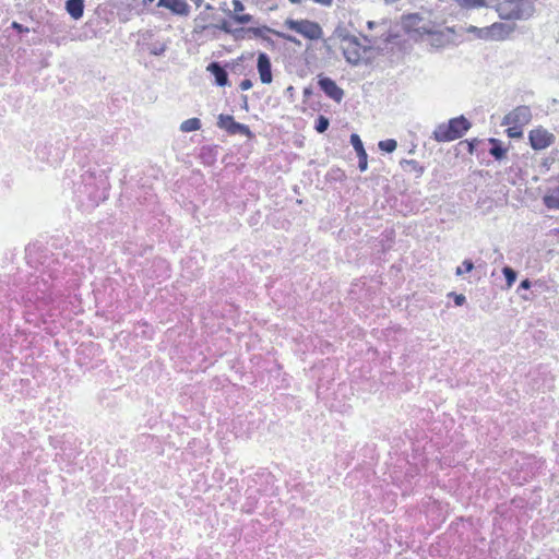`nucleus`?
I'll list each match as a JSON object with an SVG mask.
<instances>
[{
  "label": "nucleus",
  "instance_id": "nucleus-38",
  "mask_svg": "<svg viewBox=\"0 0 559 559\" xmlns=\"http://www.w3.org/2000/svg\"><path fill=\"white\" fill-rule=\"evenodd\" d=\"M313 2L324 5V7H331L333 4V0H312Z\"/></svg>",
  "mask_w": 559,
  "mask_h": 559
},
{
  "label": "nucleus",
  "instance_id": "nucleus-24",
  "mask_svg": "<svg viewBox=\"0 0 559 559\" xmlns=\"http://www.w3.org/2000/svg\"><path fill=\"white\" fill-rule=\"evenodd\" d=\"M474 269V263L471 259H465L460 266L455 269V275L462 276L464 273H469Z\"/></svg>",
  "mask_w": 559,
  "mask_h": 559
},
{
  "label": "nucleus",
  "instance_id": "nucleus-36",
  "mask_svg": "<svg viewBox=\"0 0 559 559\" xmlns=\"http://www.w3.org/2000/svg\"><path fill=\"white\" fill-rule=\"evenodd\" d=\"M282 36H283V38L285 40H287V41H289L292 44H295V45H300L301 44L300 40L297 37L293 36V35L283 34Z\"/></svg>",
  "mask_w": 559,
  "mask_h": 559
},
{
  "label": "nucleus",
  "instance_id": "nucleus-26",
  "mask_svg": "<svg viewBox=\"0 0 559 559\" xmlns=\"http://www.w3.org/2000/svg\"><path fill=\"white\" fill-rule=\"evenodd\" d=\"M230 35L234 37L235 40H242L248 35L247 27L233 28V32Z\"/></svg>",
  "mask_w": 559,
  "mask_h": 559
},
{
  "label": "nucleus",
  "instance_id": "nucleus-39",
  "mask_svg": "<svg viewBox=\"0 0 559 559\" xmlns=\"http://www.w3.org/2000/svg\"><path fill=\"white\" fill-rule=\"evenodd\" d=\"M481 29H483V27H477V26L472 25L467 28V32L476 34V36L479 38V31H481Z\"/></svg>",
  "mask_w": 559,
  "mask_h": 559
},
{
  "label": "nucleus",
  "instance_id": "nucleus-2",
  "mask_svg": "<svg viewBox=\"0 0 559 559\" xmlns=\"http://www.w3.org/2000/svg\"><path fill=\"white\" fill-rule=\"evenodd\" d=\"M471 128V122L464 117L459 116L450 119L447 123L437 126L432 138L437 142H451L462 138Z\"/></svg>",
  "mask_w": 559,
  "mask_h": 559
},
{
  "label": "nucleus",
  "instance_id": "nucleus-40",
  "mask_svg": "<svg viewBox=\"0 0 559 559\" xmlns=\"http://www.w3.org/2000/svg\"><path fill=\"white\" fill-rule=\"evenodd\" d=\"M335 33L337 34V36L343 40V37H347V36H350L349 34L346 33V31L344 28H337L335 31Z\"/></svg>",
  "mask_w": 559,
  "mask_h": 559
},
{
  "label": "nucleus",
  "instance_id": "nucleus-17",
  "mask_svg": "<svg viewBox=\"0 0 559 559\" xmlns=\"http://www.w3.org/2000/svg\"><path fill=\"white\" fill-rule=\"evenodd\" d=\"M202 127L201 120L199 118H190L181 122L180 131L182 132H192L198 131Z\"/></svg>",
  "mask_w": 559,
  "mask_h": 559
},
{
  "label": "nucleus",
  "instance_id": "nucleus-46",
  "mask_svg": "<svg viewBox=\"0 0 559 559\" xmlns=\"http://www.w3.org/2000/svg\"><path fill=\"white\" fill-rule=\"evenodd\" d=\"M289 1H290L292 3H294V4H298V3H300V2H301V0H289Z\"/></svg>",
  "mask_w": 559,
  "mask_h": 559
},
{
  "label": "nucleus",
  "instance_id": "nucleus-25",
  "mask_svg": "<svg viewBox=\"0 0 559 559\" xmlns=\"http://www.w3.org/2000/svg\"><path fill=\"white\" fill-rule=\"evenodd\" d=\"M248 35L252 34L253 37H263L265 33L271 32V28L267 26L261 27H247Z\"/></svg>",
  "mask_w": 559,
  "mask_h": 559
},
{
  "label": "nucleus",
  "instance_id": "nucleus-9",
  "mask_svg": "<svg viewBox=\"0 0 559 559\" xmlns=\"http://www.w3.org/2000/svg\"><path fill=\"white\" fill-rule=\"evenodd\" d=\"M257 70L260 76V81L263 84H270L273 80L272 63L266 52H259L257 59Z\"/></svg>",
  "mask_w": 559,
  "mask_h": 559
},
{
  "label": "nucleus",
  "instance_id": "nucleus-19",
  "mask_svg": "<svg viewBox=\"0 0 559 559\" xmlns=\"http://www.w3.org/2000/svg\"><path fill=\"white\" fill-rule=\"evenodd\" d=\"M378 147L384 153H393L397 147V142L394 139L382 140L378 143Z\"/></svg>",
  "mask_w": 559,
  "mask_h": 559
},
{
  "label": "nucleus",
  "instance_id": "nucleus-41",
  "mask_svg": "<svg viewBox=\"0 0 559 559\" xmlns=\"http://www.w3.org/2000/svg\"><path fill=\"white\" fill-rule=\"evenodd\" d=\"M242 104H243V107L247 108V106H248V97H247V95H242Z\"/></svg>",
  "mask_w": 559,
  "mask_h": 559
},
{
  "label": "nucleus",
  "instance_id": "nucleus-28",
  "mask_svg": "<svg viewBox=\"0 0 559 559\" xmlns=\"http://www.w3.org/2000/svg\"><path fill=\"white\" fill-rule=\"evenodd\" d=\"M253 16L251 14H234L233 20L238 24H247L251 22Z\"/></svg>",
  "mask_w": 559,
  "mask_h": 559
},
{
  "label": "nucleus",
  "instance_id": "nucleus-49",
  "mask_svg": "<svg viewBox=\"0 0 559 559\" xmlns=\"http://www.w3.org/2000/svg\"><path fill=\"white\" fill-rule=\"evenodd\" d=\"M557 233L559 234V228L557 229Z\"/></svg>",
  "mask_w": 559,
  "mask_h": 559
},
{
  "label": "nucleus",
  "instance_id": "nucleus-34",
  "mask_svg": "<svg viewBox=\"0 0 559 559\" xmlns=\"http://www.w3.org/2000/svg\"><path fill=\"white\" fill-rule=\"evenodd\" d=\"M235 14L243 11L245 7L240 0H233Z\"/></svg>",
  "mask_w": 559,
  "mask_h": 559
},
{
  "label": "nucleus",
  "instance_id": "nucleus-47",
  "mask_svg": "<svg viewBox=\"0 0 559 559\" xmlns=\"http://www.w3.org/2000/svg\"><path fill=\"white\" fill-rule=\"evenodd\" d=\"M416 17H417V15H416V14H411V15L408 16V19H416Z\"/></svg>",
  "mask_w": 559,
  "mask_h": 559
},
{
  "label": "nucleus",
  "instance_id": "nucleus-32",
  "mask_svg": "<svg viewBox=\"0 0 559 559\" xmlns=\"http://www.w3.org/2000/svg\"><path fill=\"white\" fill-rule=\"evenodd\" d=\"M451 295L453 296V300L456 306H463L465 304L466 298L463 294L452 293Z\"/></svg>",
  "mask_w": 559,
  "mask_h": 559
},
{
  "label": "nucleus",
  "instance_id": "nucleus-22",
  "mask_svg": "<svg viewBox=\"0 0 559 559\" xmlns=\"http://www.w3.org/2000/svg\"><path fill=\"white\" fill-rule=\"evenodd\" d=\"M330 120L325 116L320 115L314 123V130L318 133H323L329 129Z\"/></svg>",
  "mask_w": 559,
  "mask_h": 559
},
{
  "label": "nucleus",
  "instance_id": "nucleus-6",
  "mask_svg": "<svg viewBox=\"0 0 559 559\" xmlns=\"http://www.w3.org/2000/svg\"><path fill=\"white\" fill-rule=\"evenodd\" d=\"M532 119V111L528 106H518L512 111L507 114L501 124L502 126H511V124H518V126H525Z\"/></svg>",
  "mask_w": 559,
  "mask_h": 559
},
{
  "label": "nucleus",
  "instance_id": "nucleus-27",
  "mask_svg": "<svg viewBox=\"0 0 559 559\" xmlns=\"http://www.w3.org/2000/svg\"><path fill=\"white\" fill-rule=\"evenodd\" d=\"M522 127L523 126L511 124V127L507 129L508 135L510 138H521L523 134Z\"/></svg>",
  "mask_w": 559,
  "mask_h": 559
},
{
  "label": "nucleus",
  "instance_id": "nucleus-7",
  "mask_svg": "<svg viewBox=\"0 0 559 559\" xmlns=\"http://www.w3.org/2000/svg\"><path fill=\"white\" fill-rule=\"evenodd\" d=\"M318 85L320 90L331 99L341 103L344 97V91L329 76L318 75Z\"/></svg>",
  "mask_w": 559,
  "mask_h": 559
},
{
  "label": "nucleus",
  "instance_id": "nucleus-50",
  "mask_svg": "<svg viewBox=\"0 0 559 559\" xmlns=\"http://www.w3.org/2000/svg\"><path fill=\"white\" fill-rule=\"evenodd\" d=\"M150 2H152L153 0H148Z\"/></svg>",
  "mask_w": 559,
  "mask_h": 559
},
{
  "label": "nucleus",
  "instance_id": "nucleus-11",
  "mask_svg": "<svg viewBox=\"0 0 559 559\" xmlns=\"http://www.w3.org/2000/svg\"><path fill=\"white\" fill-rule=\"evenodd\" d=\"M157 5L168 9L176 15L187 16L190 12V7L185 0H158Z\"/></svg>",
  "mask_w": 559,
  "mask_h": 559
},
{
  "label": "nucleus",
  "instance_id": "nucleus-37",
  "mask_svg": "<svg viewBox=\"0 0 559 559\" xmlns=\"http://www.w3.org/2000/svg\"><path fill=\"white\" fill-rule=\"evenodd\" d=\"M532 286V283L528 278H525V280H522L520 285H519V289H530Z\"/></svg>",
  "mask_w": 559,
  "mask_h": 559
},
{
  "label": "nucleus",
  "instance_id": "nucleus-13",
  "mask_svg": "<svg viewBox=\"0 0 559 559\" xmlns=\"http://www.w3.org/2000/svg\"><path fill=\"white\" fill-rule=\"evenodd\" d=\"M545 206L549 210H559V186L548 191L543 197Z\"/></svg>",
  "mask_w": 559,
  "mask_h": 559
},
{
  "label": "nucleus",
  "instance_id": "nucleus-16",
  "mask_svg": "<svg viewBox=\"0 0 559 559\" xmlns=\"http://www.w3.org/2000/svg\"><path fill=\"white\" fill-rule=\"evenodd\" d=\"M229 135H236V134H241V135H245L249 139L253 138V133L252 131L250 130V128L247 126V124H243V123H240V122H237L235 121L230 131L228 132Z\"/></svg>",
  "mask_w": 559,
  "mask_h": 559
},
{
  "label": "nucleus",
  "instance_id": "nucleus-23",
  "mask_svg": "<svg viewBox=\"0 0 559 559\" xmlns=\"http://www.w3.org/2000/svg\"><path fill=\"white\" fill-rule=\"evenodd\" d=\"M167 49V43L156 41L148 46V51L153 56H162Z\"/></svg>",
  "mask_w": 559,
  "mask_h": 559
},
{
  "label": "nucleus",
  "instance_id": "nucleus-3",
  "mask_svg": "<svg viewBox=\"0 0 559 559\" xmlns=\"http://www.w3.org/2000/svg\"><path fill=\"white\" fill-rule=\"evenodd\" d=\"M284 25L293 32L310 40H318L323 36V29L319 23L310 20L287 19Z\"/></svg>",
  "mask_w": 559,
  "mask_h": 559
},
{
  "label": "nucleus",
  "instance_id": "nucleus-29",
  "mask_svg": "<svg viewBox=\"0 0 559 559\" xmlns=\"http://www.w3.org/2000/svg\"><path fill=\"white\" fill-rule=\"evenodd\" d=\"M358 157V168L360 171H366L368 169V155L367 152L357 155Z\"/></svg>",
  "mask_w": 559,
  "mask_h": 559
},
{
  "label": "nucleus",
  "instance_id": "nucleus-21",
  "mask_svg": "<svg viewBox=\"0 0 559 559\" xmlns=\"http://www.w3.org/2000/svg\"><path fill=\"white\" fill-rule=\"evenodd\" d=\"M350 144L353 145L355 152L357 155L366 153V150L364 147V143L360 139V136L357 133L350 134Z\"/></svg>",
  "mask_w": 559,
  "mask_h": 559
},
{
  "label": "nucleus",
  "instance_id": "nucleus-43",
  "mask_svg": "<svg viewBox=\"0 0 559 559\" xmlns=\"http://www.w3.org/2000/svg\"><path fill=\"white\" fill-rule=\"evenodd\" d=\"M550 162L548 158L544 159L543 166H545L547 169L549 168Z\"/></svg>",
  "mask_w": 559,
  "mask_h": 559
},
{
  "label": "nucleus",
  "instance_id": "nucleus-48",
  "mask_svg": "<svg viewBox=\"0 0 559 559\" xmlns=\"http://www.w3.org/2000/svg\"><path fill=\"white\" fill-rule=\"evenodd\" d=\"M205 8H206L207 10H210V9H212V5L207 3V4L205 5Z\"/></svg>",
  "mask_w": 559,
  "mask_h": 559
},
{
  "label": "nucleus",
  "instance_id": "nucleus-31",
  "mask_svg": "<svg viewBox=\"0 0 559 559\" xmlns=\"http://www.w3.org/2000/svg\"><path fill=\"white\" fill-rule=\"evenodd\" d=\"M215 27L219 28L221 31L225 32L226 34H231V32H233V27H231L230 23L226 20H223Z\"/></svg>",
  "mask_w": 559,
  "mask_h": 559
},
{
  "label": "nucleus",
  "instance_id": "nucleus-15",
  "mask_svg": "<svg viewBox=\"0 0 559 559\" xmlns=\"http://www.w3.org/2000/svg\"><path fill=\"white\" fill-rule=\"evenodd\" d=\"M400 165L404 170L409 169L415 171L417 177H420L425 171L424 166L419 165V163L415 159H402Z\"/></svg>",
  "mask_w": 559,
  "mask_h": 559
},
{
  "label": "nucleus",
  "instance_id": "nucleus-8",
  "mask_svg": "<svg viewBox=\"0 0 559 559\" xmlns=\"http://www.w3.org/2000/svg\"><path fill=\"white\" fill-rule=\"evenodd\" d=\"M344 41L348 45L343 47V55L345 60L352 66H358L361 61L360 43L356 36L343 37Z\"/></svg>",
  "mask_w": 559,
  "mask_h": 559
},
{
  "label": "nucleus",
  "instance_id": "nucleus-33",
  "mask_svg": "<svg viewBox=\"0 0 559 559\" xmlns=\"http://www.w3.org/2000/svg\"><path fill=\"white\" fill-rule=\"evenodd\" d=\"M195 24H197V27H199L202 31L206 29L209 27V25L205 24V17H203L202 15H199L195 19Z\"/></svg>",
  "mask_w": 559,
  "mask_h": 559
},
{
  "label": "nucleus",
  "instance_id": "nucleus-20",
  "mask_svg": "<svg viewBox=\"0 0 559 559\" xmlns=\"http://www.w3.org/2000/svg\"><path fill=\"white\" fill-rule=\"evenodd\" d=\"M502 274L506 278L507 286L510 288L515 283L518 273L511 266H504Z\"/></svg>",
  "mask_w": 559,
  "mask_h": 559
},
{
  "label": "nucleus",
  "instance_id": "nucleus-30",
  "mask_svg": "<svg viewBox=\"0 0 559 559\" xmlns=\"http://www.w3.org/2000/svg\"><path fill=\"white\" fill-rule=\"evenodd\" d=\"M479 9L480 8H492L497 11V3H500V0H478Z\"/></svg>",
  "mask_w": 559,
  "mask_h": 559
},
{
  "label": "nucleus",
  "instance_id": "nucleus-5",
  "mask_svg": "<svg viewBox=\"0 0 559 559\" xmlns=\"http://www.w3.org/2000/svg\"><path fill=\"white\" fill-rule=\"evenodd\" d=\"M530 145L535 151L544 150L555 142V135L543 128H536L528 133Z\"/></svg>",
  "mask_w": 559,
  "mask_h": 559
},
{
  "label": "nucleus",
  "instance_id": "nucleus-10",
  "mask_svg": "<svg viewBox=\"0 0 559 559\" xmlns=\"http://www.w3.org/2000/svg\"><path fill=\"white\" fill-rule=\"evenodd\" d=\"M206 70L214 76L217 86L224 87L229 84L228 73L218 61L210 62Z\"/></svg>",
  "mask_w": 559,
  "mask_h": 559
},
{
  "label": "nucleus",
  "instance_id": "nucleus-35",
  "mask_svg": "<svg viewBox=\"0 0 559 559\" xmlns=\"http://www.w3.org/2000/svg\"><path fill=\"white\" fill-rule=\"evenodd\" d=\"M239 87L242 90V91H247V90H250L252 87V82L251 80L249 79H245L240 82V85Z\"/></svg>",
  "mask_w": 559,
  "mask_h": 559
},
{
  "label": "nucleus",
  "instance_id": "nucleus-12",
  "mask_svg": "<svg viewBox=\"0 0 559 559\" xmlns=\"http://www.w3.org/2000/svg\"><path fill=\"white\" fill-rule=\"evenodd\" d=\"M66 11L72 19H81L84 13V0H67Z\"/></svg>",
  "mask_w": 559,
  "mask_h": 559
},
{
  "label": "nucleus",
  "instance_id": "nucleus-42",
  "mask_svg": "<svg viewBox=\"0 0 559 559\" xmlns=\"http://www.w3.org/2000/svg\"><path fill=\"white\" fill-rule=\"evenodd\" d=\"M12 26L19 31H22V25H20L19 23L16 22H13Z\"/></svg>",
  "mask_w": 559,
  "mask_h": 559
},
{
  "label": "nucleus",
  "instance_id": "nucleus-4",
  "mask_svg": "<svg viewBox=\"0 0 559 559\" xmlns=\"http://www.w3.org/2000/svg\"><path fill=\"white\" fill-rule=\"evenodd\" d=\"M514 29V24L495 22L490 26L483 27V29L479 31V38L484 40H504Z\"/></svg>",
  "mask_w": 559,
  "mask_h": 559
},
{
  "label": "nucleus",
  "instance_id": "nucleus-18",
  "mask_svg": "<svg viewBox=\"0 0 559 559\" xmlns=\"http://www.w3.org/2000/svg\"><path fill=\"white\" fill-rule=\"evenodd\" d=\"M235 121L231 115L221 114L217 118V127L228 133Z\"/></svg>",
  "mask_w": 559,
  "mask_h": 559
},
{
  "label": "nucleus",
  "instance_id": "nucleus-44",
  "mask_svg": "<svg viewBox=\"0 0 559 559\" xmlns=\"http://www.w3.org/2000/svg\"><path fill=\"white\" fill-rule=\"evenodd\" d=\"M367 25H368V27H369L370 29H372V28L374 27V25H376V22H373V21H369V22L367 23Z\"/></svg>",
  "mask_w": 559,
  "mask_h": 559
},
{
  "label": "nucleus",
  "instance_id": "nucleus-1",
  "mask_svg": "<svg viewBox=\"0 0 559 559\" xmlns=\"http://www.w3.org/2000/svg\"><path fill=\"white\" fill-rule=\"evenodd\" d=\"M534 12V0H500L497 3L498 16L506 21L527 20Z\"/></svg>",
  "mask_w": 559,
  "mask_h": 559
},
{
  "label": "nucleus",
  "instance_id": "nucleus-14",
  "mask_svg": "<svg viewBox=\"0 0 559 559\" xmlns=\"http://www.w3.org/2000/svg\"><path fill=\"white\" fill-rule=\"evenodd\" d=\"M489 143L491 145L489 148V154L497 160L503 159L507 155V148L504 147L503 143L495 138H490Z\"/></svg>",
  "mask_w": 559,
  "mask_h": 559
},
{
  "label": "nucleus",
  "instance_id": "nucleus-45",
  "mask_svg": "<svg viewBox=\"0 0 559 559\" xmlns=\"http://www.w3.org/2000/svg\"><path fill=\"white\" fill-rule=\"evenodd\" d=\"M197 7L202 4V0H191Z\"/></svg>",
  "mask_w": 559,
  "mask_h": 559
}]
</instances>
